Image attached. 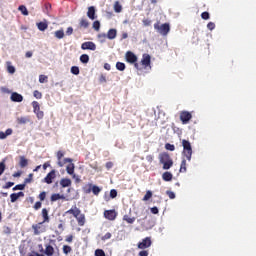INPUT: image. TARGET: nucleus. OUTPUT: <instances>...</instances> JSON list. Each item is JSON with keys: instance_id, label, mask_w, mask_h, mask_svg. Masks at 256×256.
I'll list each match as a JSON object with an SVG mask.
<instances>
[{"instance_id": "b1692460", "label": "nucleus", "mask_w": 256, "mask_h": 256, "mask_svg": "<svg viewBox=\"0 0 256 256\" xmlns=\"http://www.w3.org/2000/svg\"><path fill=\"white\" fill-rule=\"evenodd\" d=\"M187 171V160L185 157L182 158L181 166H180V173H185Z\"/></svg>"}, {"instance_id": "cd10ccee", "label": "nucleus", "mask_w": 256, "mask_h": 256, "mask_svg": "<svg viewBox=\"0 0 256 256\" xmlns=\"http://www.w3.org/2000/svg\"><path fill=\"white\" fill-rule=\"evenodd\" d=\"M42 224H43V222L32 226V229H34V235H39V233H41V231H39V229H41Z\"/></svg>"}, {"instance_id": "6e6d98bb", "label": "nucleus", "mask_w": 256, "mask_h": 256, "mask_svg": "<svg viewBox=\"0 0 256 256\" xmlns=\"http://www.w3.org/2000/svg\"><path fill=\"white\" fill-rule=\"evenodd\" d=\"M110 197H111L112 199H115V197H117V190L112 189V190L110 191Z\"/></svg>"}, {"instance_id": "8fccbe9b", "label": "nucleus", "mask_w": 256, "mask_h": 256, "mask_svg": "<svg viewBox=\"0 0 256 256\" xmlns=\"http://www.w3.org/2000/svg\"><path fill=\"white\" fill-rule=\"evenodd\" d=\"M48 77L45 75H40L39 76V83H47Z\"/></svg>"}, {"instance_id": "4be33fe9", "label": "nucleus", "mask_w": 256, "mask_h": 256, "mask_svg": "<svg viewBox=\"0 0 256 256\" xmlns=\"http://www.w3.org/2000/svg\"><path fill=\"white\" fill-rule=\"evenodd\" d=\"M37 27L39 31H46V29L49 27V24L47 23V21L39 22L37 23Z\"/></svg>"}, {"instance_id": "473e14b6", "label": "nucleus", "mask_w": 256, "mask_h": 256, "mask_svg": "<svg viewBox=\"0 0 256 256\" xmlns=\"http://www.w3.org/2000/svg\"><path fill=\"white\" fill-rule=\"evenodd\" d=\"M92 193L93 195H99L101 193V188L97 185H92Z\"/></svg>"}, {"instance_id": "72a5a7b5", "label": "nucleus", "mask_w": 256, "mask_h": 256, "mask_svg": "<svg viewBox=\"0 0 256 256\" xmlns=\"http://www.w3.org/2000/svg\"><path fill=\"white\" fill-rule=\"evenodd\" d=\"M7 65V71L8 73H10L11 75H13V73H15V68L13 65H11V62H6Z\"/></svg>"}, {"instance_id": "393cba45", "label": "nucleus", "mask_w": 256, "mask_h": 256, "mask_svg": "<svg viewBox=\"0 0 256 256\" xmlns=\"http://www.w3.org/2000/svg\"><path fill=\"white\" fill-rule=\"evenodd\" d=\"M114 11L115 13H121L123 11V6L121 5V3H119V1H116L114 3Z\"/></svg>"}, {"instance_id": "0eeeda50", "label": "nucleus", "mask_w": 256, "mask_h": 256, "mask_svg": "<svg viewBox=\"0 0 256 256\" xmlns=\"http://www.w3.org/2000/svg\"><path fill=\"white\" fill-rule=\"evenodd\" d=\"M141 65L144 66V69L151 67V56L149 54H143L141 59Z\"/></svg>"}, {"instance_id": "c03bdc74", "label": "nucleus", "mask_w": 256, "mask_h": 256, "mask_svg": "<svg viewBox=\"0 0 256 256\" xmlns=\"http://www.w3.org/2000/svg\"><path fill=\"white\" fill-rule=\"evenodd\" d=\"M33 96L35 97V99H41L43 97V94L39 92V90H35L33 92Z\"/></svg>"}, {"instance_id": "7ed1b4c3", "label": "nucleus", "mask_w": 256, "mask_h": 256, "mask_svg": "<svg viewBox=\"0 0 256 256\" xmlns=\"http://www.w3.org/2000/svg\"><path fill=\"white\" fill-rule=\"evenodd\" d=\"M154 29L163 36H166L171 31V26L168 23L161 24L159 22L154 24Z\"/></svg>"}, {"instance_id": "c85d7f7f", "label": "nucleus", "mask_w": 256, "mask_h": 256, "mask_svg": "<svg viewBox=\"0 0 256 256\" xmlns=\"http://www.w3.org/2000/svg\"><path fill=\"white\" fill-rule=\"evenodd\" d=\"M92 190H93V184H91V183L86 184V185L83 187V191H84V193H86V194L91 193Z\"/></svg>"}, {"instance_id": "f3484780", "label": "nucleus", "mask_w": 256, "mask_h": 256, "mask_svg": "<svg viewBox=\"0 0 256 256\" xmlns=\"http://www.w3.org/2000/svg\"><path fill=\"white\" fill-rule=\"evenodd\" d=\"M75 219L78 221V225L80 227H83V225H85V214H81V212H80V214L78 216H76Z\"/></svg>"}, {"instance_id": "09e8293b", "label": "nucleus", "mask_w": 256, "mask_h": 256, "mask_svg": "<svg viewBox=\"0 0 256 256\" xmlns=\"http://www.w3.org/2000/svg\"><path fill=\"white\" fill-rule=\"evenodd\" d=\"M10 199H11V203H15V201H17V199H19V197L17 196V193H12L10 195Z\"/></svg>"}, {"instance_id": "f8f14e48", "label": "nucleus", "mask_w": 256, "mask_h": 256, "mask_svg": "<svg viewBox=\"0 0 256 256\" xmlns=\"http://www.w3.org/2000/svg\"><path fill=\"white\" fill-rule=\"evenodd\" d=\"M10 99L14 103H21V101H23V95H21V94H19L17 92H14V93L11 94Z\"/></svg>"}, {"instance_id": "c9c22d12", "label": "nucleus", "mask_w": 256, "mask_h": 256, "mask_svg": "<svg viewBox=\"0 0 256 256\" xmlns=\"http://www.w3.org/2000/svg\"><path fill=\"white\" fill-rule=\"evenodd\" d=\"M18 10L21 11L22 15H26V16L29 15V11L27 10V7H25L24 5H20L18 7Z\"/></svg>"}, {"instance_id": "2eb2a0df", "label": "nucleus", "mask_w": 256, "mask_h": 256, "mask_svg": "<svg viewBox=\"0 0 256 256\" xmlns=\"http://www.w3.org/2000/svg\"><path fill=\"white\" fill-rule=\"evenodd\" d=\"M45 250H44V253L47 255V256H53L54 253H55V248H53V246L49 245V244H46L45 246Z\"/></svg>"}, {"instance_id": "6e6552de", "label": "nucleus", "mask_w": 256, "mask_h": 256, "mask_svg": "<svg viewBox=\"0 0 256 256\" xmlns=\"http://www.w3.org/2000/svg\"><path fill=\"white\" fill-rule=\"evenodd\" d=\"M81 49H83L84 51H95V49H97V45H95L93 42H84L81 45Z\"/></svg>"}, {"instance_id": "f257e3e1", "label": "nucleus", "mask_w": 256, "mask_h": 256, "mask_svg": "<svg viewBox=\"0 0 256 256\" xmlns=\"http://www.w3.org/2000/svg\"><path fill=\"white\" fill-rule=\"evenodd\" d=\"M182 157H185L187 161H191V157H193V148L191 147V142L188 140H182Z\"/></svg>"}, {"instance_id": "bb28decb", "label": "nucleus", "mask_w": 256, "mask_h": 256, "mask_svg": "<svg viewBox=\"0 0 256 256\" xmlns=\"http://www.w3.org/2000/svg\"><path fill=\"white\" fill-rule=\"evenodd\" d=\"M123 221H126V223H129L130 225H133L135 223V217H129V215L123 216Z\"/></svg>"}, {"instance_id": "ddd939ff", "label": "nucleus", "mask_w": 256, "mask_h": 256, "mask_svg": "<svg viewBox=\"0 0 256 256\" xmlns=\"http://www.w3.org/2000/svg\"><path fill=\"white\" fill-rule=\"evenodd\" d=\"M67 215H73V217H77L78 215H81V210L77 208V206L72 207L70 210L66 211Z\"/></svg>"}, {"instance_id": "338daca9", "label": "nucleus", "mask_w": 256, "mask_h": 256, "mask_svg": "<svg viewBox=\"0 0 256 256\" xmlns=\"http://www.w3.org/2000/svg\"><path fill=\"white\" fill-rule=\"evenodd\" d=\"M106 169H113V162H107L106 163Z\"/></svg>"}, {"instance_id": "3c124183", "label": "nucleus", "mask_w": 256, "mask_h": 256, "mask_svg": "<svg viewBox=\"0 0 256 256\" xmlns=\"http://www.w3.org/2000/svg\"><path fill=\"white\" fill-rule=\"evenodd\" d=\"M33 181V174H29L28 178L24 180V184L27 185L28 183H31Z\"/></svg>"}, {"instance_id": "5701e85b", "label": "nucleus", "mask_w": 256, "mask_h": 256, "mask_svg": "<svg viewBox=\"0 0 256 256\" xmlns=\"http://www.w3.org/2000/svg\"><path fill=\"white\" fill-rule=\"evenodd\" d=\"M19 165L23 169V168L27 167V165H29V160H27V158H25V156H20Z\"/></svg>"}, {"instance_id": "9d476101", "label": "nucleus", "mask_w": 256, "mask_h": 256, "mask_svg": "<svg viewBox=\"0 0 256 256\" xmlns=\"http://www.w3.org/2000/svg\"><path fill=\"white\" fill-rule=\"evenodd\" d=\"M151 245V238L146 237L138 243V249H147Z\"/></svg>"}, {"instance_id": "0e129e2a", "label": "nucleus", "mask_w": 256, "mask_h": 256, "mask_svg": "<svg viewBox=\"0 0 256 256\" xmlns=\"http://www.w3.org/2000/svg\"><path fill=\"white\" fill-rule=\"evenodd\" d=\"M100 83H107V78L105 77V75H101L99 78Z\"/></svg>"}, {"instance_id": "a18cd8bd", "label": "nucleus", "mask_w": 256, "mask_h": 256, "mask_svg": "<svg viewBox=\"0 0 256 256\" xmlns=\"http://www.w3.org/2000/svg\"><path fill=\"white\" fill-rule=\"evenodd\" d=\"M93 29H95V31H99V29H101V23L99 21H94Z\"/></svg>"}, {"instance_id": "5fc2aeb1", "label": "nucleus", "mask_w": 256, "mask_h": 256, "mask_svg": "<svg viewBox=\"0 0 256 256\" xmlns=\"http://www.w3.org/2000/svg\"><path fill=\"white\" fill-rule=\"evenodd\" d=\"M207 29H209V31H213V29H215V23L209 22L207 24Z\"/></svg>"}, {"instance_id": "f704fd0d", "label": "nucleus", "mask_w": 256, "mask_h": 256, "mask_svg": "<svg viewBox=\"0 0 256 256\" xmlns=\"http://www.w3.org/2000/svg\"><path fill=\"white\" fill-rule=\"evenodd\" d=\"M151 197H153V192H151V190H148L146 192V194L144 195L142 201H149V199H151Z\"/></svg>"}, {"instance_id": "a878e982", "label": "nucleus", "mask_w": 256, "mask_h": 256, "mask_svg": "<svg viewBox=\"0 0 256 256\" xmlns=\"http://www.w3.org/2000/svg\"><path fill=\"white\" fill-rule=\"evenodd\" d=\"M162 179L163 181H171L173 179V174H171V172H164Z\"/></svg>"}, {"instance_id": "39448f33", "label": "nucleus", "mask_w": 256, "mask_h": 256, "mask_svg": "<svg viewBox=\"0 0 256 256\" xmlns=\"http://www.w3.org/2000/svg\"><path fill=\"white\" fill-rule=\"evenodd\" d=\"M33 112L37 116V119H43L45 117V114L43 111H41V106L39 105V102L33 101L32 102Z\"/></svg>"}, {"instance_id": "e2e57ef3", "label": "nucleus", "mask_w": 256, "mask_h": 256, "mask_svg": "<svg viewBox=\"0 0 256 256\" xmlns=\"http://www.w3.org/2000/svg\"><path fill=\"white\" fill-rule=\"evenodd\" d=\"M4 233L5 235H11V228H9L8 226L4 227Z\"/></svg>"}, {"instance_id": "7c9ffc66", "label": "nucleus", "mask_w": 256, "mask_h": 256, "mask_svg": "<svg viewBox=\"0 0 256 256\" xmlns=\"http://www.w3.org/2000/svg\"><path fill=\"white\" fill-rule=\"evenodd\" d=\"M65 163H73V159L65 158L63 161L58 160L59 167H63V165H65Z\"/></svg>"}, {"instance_id": "bf43d9fd", "label": "nucleus", "mask_w": 256, "mask_h": 256, "mask_svg": "<svg viewBox=\"0 0 256 256\" xmlns=\"http://www.w3.org/2000/svg\"><path fill=\"white\" fill-rule=\"evenodd\" d=\"M45 197H47V193L42 192V193L39 194L40 201H45Z\"/></svg>"}, {"instance_id": "13d9d810", "label": "nucleus", "mask_w": 256, "mask_h": 256, "mask_svg": "<svg viewBox=\"0 0 256 256\" xmlns=\"http://www.w3.org/2000/svg\"><path fill=\"white\" fill-rule=\"evenodd\" d=\"M13 185H15V183L13 182H7L5 186H3V189H10V187H13Z\"/></svg>"}, {"instance_id": "37998d69", "label": "nucleus", "mask_w": 256, "mask_h": 256, "mask_svg": "<svg viewBox=\"0 0 256 256\" xmlns=\"http://www.w3.org/2000/svg\"><path fill=\"white\" fill-rule=\"evenodd\" d=\"M70 71L72 75H79V72H80L77 66H72Z\"/></svg>"}, {"instance_id": "052dcab7", "label": "nucleus", "mask_w": 256, "mask_h": 256, "mask_svg": "<svg viewBox=\"0 0 256 256\" xmlns=\"http://www.w3.org/2000/svg\"><path fill=\"white\" fill-rule=\"evenodd\" d=\"M4 171H5V163L1 162L0 163V175H3Z\"/></svg>"}, {"instance_id": "680f3d73", "label": "nucleus", "mask_w": 256, "mask_h": 256, "mask_svg": "<svg viewBox=\"0 0 256 256\" xmlns=\"http://www.w3.org/2000/svg\"><path fill=\"white\" fill-rule=\"evenodd\" d=\"M201 17H202V19H204V20L209 19V12H203V13L201 14Z\"/></svg>"}, {"instance_id": "a211bd4d", "label": "nucleus", "mask_w": 256, "mask_h": 256, "mask_svg": "<svg viewBox=\"0 0 256 256\" xmlns=\"http://www.w3.org/2000/svg\"><path fill=\"white\" fill-rule=\"evenodd\" d=\"M87 17H89V19H91L92 21L95 20V7L90 6L88 8Z\"/></svg>"}, {"instance_id": "4d7b16f0", "label": "nucleus", "mask_w": 256, "mask_h": 256, "mask_svg": "<svg viewBox=\"0 0 256 256\" xmlns=\"http://www.w3.org/2000/svg\"><path fill=\"white\" fill-rule=\"evenodd\" d=\"M166 194L168 195L169 199H175V192L167 191Z\"/></svg>"}, {"instance_id": "20e7f679", "label": "nucleus", "mask_w": 256, "mask_h": 256, "mask_svg": "<svg viewBox=\"0 0 256 256\" xmlns=\"http://www.w3.org/2000/svg\"><path fill=\"white\" fill-rule=\"evenodd\" d=\"M125 59L128 63H134L135 69H141V67H139V63H137V55H135V53L131 51L126 52Z\"/></svg>"}, {"instance_id": "6ab92c4d", "label": "nucleus", "mask_w": 256, "mask_h": 256, "mask_svg": "<svg viewBox=\"0 0 256 256\" xmlns=\"http://www.w3.org/2000/svg\"><path fill=\"white\" fill-rule=\"evenodd\" d=\"M106 37L110 40H113L117 37V29H110L106 35Z\"/></svg>"}, {"instance_id": "423d86ee", "label": "nucleus", "mask_w": 256, "mask_h": 256, "mask_svg": "<svg viewBox=\"0 0 256 256\" xmlns=\"http://www.w3.org/2000/svg\"><path fill=\"white\" fill-rule=\"evenodd\" d=\"M192 117L193 116L187 111H183L180 113V120L182 121L183 125H187V123L191 121Z\"/></svg>"}, {"instance_id": "a19ab883", "label": "nucleus", "mask_w": 256, "mask_h": 256, "mask_svg": "<svg viewBox=\"0 0 256 256\" xmlns=\"http://www.w3.org/2000/svg\"><path fill=\"white\" fill-rule=\"evenodd\" d=\"M71 246H68V245H64L63 246V253L64 255H69V253H71Z\"/></svg>"}, {"instance_id": "79ce46f5", "label": "nucleus", "mask_w": 256, "mask_h": 256, "mask_svg": "<svg viewBox=\"0 0 256 256\" xmlns=\"http://www.w3.org/2000/svg\"><path fill=\"white\" fill-rule=\"evenodd\" d=\"M25 184H18L13 188V191H23L25 189Z\"/></svg>"}, {"instance_id": "58836bf2", "label": "nucleus", "mask_w": 256, "mask_h": 256, "mask_svg": "<svg viewBox=\"0 0 256 256\" xmlns=\"http://www.w3.org/2000/svg\"><path fill=\"white\" fill-rule=\"evenodd\" d=\"M20 125H25V123H29V119L27 117H20L17 119Z\"/></svg>"}, {"instance_id": "4468645a", "label": "nucleus", "mask_w": 256, "mask_h": 256, "mask_svg": "<svg viewBox=\"0 0 256 256\" xmlns=\"http://www.w3.org/2000/svg\"><path fill=\"white\" fill-rule=\"evenodd\" d=\"M69 164L66 167V171L68 173V175H73V178L75 179V177H77L75 175V164H73V162H68Z\"/></svg>"}, {"instance_id": "49530a36", "label": "nucleus", "mask_w": 256, "mask_h": 256, "mask_svg": "<svg viewBox=\"0 0 256 256\" xmlns=\"http://www.w3.org/2000/svg\"><path fill=\"white\" fill-rule=\"evenodd\" d=\"M165 149H167V151H175V145L173 144H165Z\"/></svg>"}, {"instance_id": "e433bc0d", "label": "nucleus", "mask_w": 256, "mask_h": 256, "mask_svg": "<svg viewBox=\"0 0 256 256\" xmlns=\"http://www.w3.org/2000/svg\"><path fill=\"white\" fill-rule=\"evenodd\" d=\"M80 27H83V29H87V27H89V21H87V19H81L80 20Z\"/></svg>"}, {"instance_id": "864d4df0", "label": "nucleus", "mask_w": 256, "mask_h": 256, "mask_svg": "<svg viewBox=\"0 0 256 256\" xmlns=\"http://www.w3.org/2000/svg\"><path fill=\"white\" fill-rule=\"evenodd\" d=\"M64 156H65V153H63V151H58L57 152L58 161H61V159H63Z\"/></svg>"}, {"instance_id": "dca6fc26", "label": "nucleus", "mask_w": 256, "mask_h": 256, "mask_svg": "<svg viewBox=\"0 0 256 256\" xmlns=\"http://www.w3.org/2000/svg\"><path fill=\"white\" fill-rule=\"evenodd\" d=\"M10 135H13V129L8 128L5 132L0 131V139L3 140L6 137H9Z\"/></svg>"}, {"instance_id": "2f4dec72", "label": "nucleus", "mask_w": 256, "mask_h": 256, "mask_svg": "<svg viewBox=\"0 0 256 256\" xmlns=\"http://www.w3.org/2000/svg\"><path fill=\"white\" fill-rule=\"evenodd\" d=\"M59 199H65V196L61 194H52L51 201H59Z\"/></svg>"}, {"instance_id": "de8ad7c7", "label": "nucleus", "mask_w": 256, "mask_h": 256, "mask_svg": "<svg viewBox=\"0 0 256 256\" xmlns=\"http://www.w3.org/2000/svg\"><path fill=\"white\" fill-rule=\"evenodd\" d=\"M95 256H105V251L103 249L95 250Z\"/></svg>"}, {"instance_id": "ea45409f", "label": "nucleus", "mask_w": 256, "mask_h": 256, "mask_svg": "<svg viewBox=\"0 0 256 256\" xmlns=\"http://www.w3.org/2000/svg\"><path fill=\"white\" fill-rule=\"evenodd\" d=\"M116 69H118V71H125V63L117 62L116 63Z\"/></svg>"}, {"instance_id": "1a4fd4ad", "label": "nucleus", "mask_w": 256, "mask_h": 256, "mask_svg": "<svg viewBox=\"0 0 256 256\" xmlns=\"http://www.w3.org/2000/svg\"><path fill=\"white\" fill-rule=\"evenodd\" d=\"M104 217L106 219H109V221H115L117 213L115 212V210H106L104 212Z\"/></svg>"}, {"instance_id": "9b49d317", "label": "nucleus", "mask_w": 256, "mask_h": 256, "mask_svg": "<svg viewBox=\"0 0 256 256\" xmlns=\"http://www.w3.org/2000/svg\"><path fill=\"white\" fill-rule=\"evenodd\" d=\"M57 175L55 174V170H52L50 173L47 174V176L44 178V182L48 185H51L53 183V179H55Z\"/></svg>"}, {"instance_id": "69168bd1", "label": "nucleus", "mask_w": 256, "mask_h": 256, "mask_svg": "<svg viewBox=\"0 0 256 256\" xmlns=\"http://www.w3.org/2000/svg\"><path fill=\"white\" fill-rule=\"evenodd\" d=\"M66 35H73V27H68L66 30Z\"/></svg>"}, {"instance_id": "774afa93", "label": "nucleus", "mask_w": 256, "mask_h": 256, "mask_svg": "<svg viewBox=\"0 0 256 256\" xmlns=\"http://www.w3.org/2000/svg\"><path fill=\"white\" fill-rule=\"evenodd\" d=\"M139 256H149V252H147V251H141V252H139Z\"/></svg>"}, {"instance_id": "603ef678", "label": "nucleus", "mask_w": 256, "mask_h": 256, "mask_svg": "<svg viewBox=\"0 0 256 256\" xmlns=\"http://www.w3.org/2000/svg\"><path fill=\"white\" fill-rule=\"evenodd\" d=\"M112 235L111 232H107L104 236H102V241H107V239H111Z\"/></svg>"}, {"instance_id": "f03ea898", "label": "nucleus", "mask_w": 256, "mask_h": 256, "mask_svg": "<svg viewBox=\"0 0 256 256\" xmlns=\"http://www.w3.org/2000/svg\"><path fill=\"white\" fill-rule=\"evenodd\" d=\"M159 161L163 165L165 171L173 167V159H171V156H169L168 153H161L159 155Z\"/></svg>"}, {"instance_id": "c756f323", "label": "nucleus", "mask_w": 256, "mask_h": 256, "mask_svg": "<svg viewBox=\"0 0 256 256\" xmlns=\"http://www.w3.org/2000/svg\"><path fill=\"white\" fill-rule=\"evenodd\" d=\"M54 36L56 37V39H63V37H65V32L63 31V29L58 30L54 33Z\"/></svg>"}, {"instance_id": "aec40b11", "label": "nucleus", "mask_w": 256, "mask_h": 256, "mask_svg": "<svg viewBox=\"0 0 256 256\" xmlns=\"http://www.w3.org/2000/svg\"><path fill=\"white\" fill-rule=\"evenodd\" d=\"M61 187H71V179L69 178H63L60 180Z\"/></svg>"}, {"instance_id": "4c0bfd02", "label": "nucleus", "mask_w": 256, "mask_h": 256, "mask_svg": "<svg viewBox=\"0 0 256 256\" xmlns=\"http://www.w3.org/2000/svg\"><path fill=\"white\" fill-rule=\"evenodd\" d=\"M80 61H81V63H89V55H87V54H82L81 56H80Z\"/></svg>"}, {"instance_id": "412c9836", "label": "nucleus", "mask_w": 256, "mask_h": 256, "mask_svg": "<svg viewBox=\"0 0 256 256\" xmlns=\"http://www.w3.org/2000/svg\"><path fill=\"white\" fill-rule=\"evenodd\" d=\"M42 217L44 219L42 223H49V211H47V208L42 209Z\"/></svg>"}]
</instances>
